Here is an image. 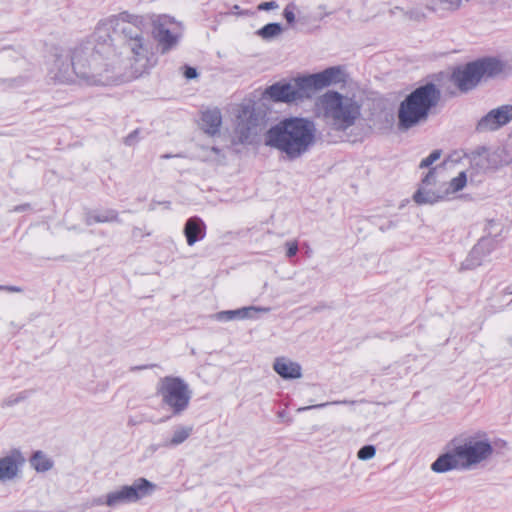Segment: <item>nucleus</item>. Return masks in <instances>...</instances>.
<instances>
[{
    "mask_svg": "<svg viewBox=\"0 0 512 512\" xmlns=\"http://www.w3.org/2000/svg\"><path fill=\"white\" fill-rule=\"evenodd\" d=\"M107 63L103 65L94 57V64L86 63L87 55L94 56L90 44L75 50L73 63L76 73L88 85H109L132 78H138L153 68L156 60L153 43L138 27L128 22L117 47H103Z\"/></svg>",
    "mask_w": 512,
    "mask_h": 512,
    "instance_id": "obj_1",
    "label": "nucleus"
},
{
    "mask_svg": "<svg viewBox=\"0 0 512 512\" xmlns=\"http://www.w3.org/2000/svg\"><path fill=\"white\" fill-rule=\"evenodd\" d=\"M315 124L307 118H285L264 134V144L296 160L306 154L316 141Z\"/></svg>",
    "mask_w": 512,
    "mask_h": 512,
    "instance_id": "obj_2",
    "label": "nucleus"
},
{
    "mask_svg": "<svg viewBox=\"0 0 512 512\" xmlns=\"http://www.w3.org/2000/svg\"><path fill=\"white\" fill-rule=\"evenodd\" d=\"M494 453L491 439L485 433L466 437L455 448L441 455L431 466L437 473L452 469L471 470L488 462Z\"/></svg>",
    "mask_w": 512,
    "mask_h": 512,
    "instance_id": "obj_3",
    "label": "nucleus"
},
{
    "mask_svg": "<svg viewBox=\"0 0 512 512\" xmlns=\"http://www.w3.org/2000/svg\"><path fill=\"white\" fill-rule=\"evenodd\" d=\"M316 112L331 128L344 131L360 118L361 104L354 96L329 90L318 97Z\"/></svg>",
    "mask_w": 512,
    "mask_h": 512,
    "instance_id": "obj_4",
    "label": "nucleus"
},
{
    "mask_svg": "<svg viewBox=\"0 0 512 512\" xmlns=\"http://www.w3.org/2000/svg\"><path fill=\"white\" fill-rule=\"evenodd\" d=\"M439 91L433 84H426L413 91L400 105L399 127L409 129L425 120L428 111L437 104Z\"/></svg>",
    "mask_w": 512,
    "mask_h": 512,
    "instance_id": "obj_5",
    "label": "nucleus"
},
{
    "mask_svg": "<svg viewBox=\"0 0 512 512\" xmlns=\"http://www.w3.org/2000/svg\"><path fill=\"white\" fill-rule=\"evenodd\" d=\"M234 116L231 141L234 144H252L265 127L264 110L256 103L248 101L235 108Z\"/></svg>",
    "mask_w": 512,
    "mask_h": 512,
    "instance_id": "obj_6",
    "label": "nucleus"
},
{
    "mask_svg": "<svg viewBox=\"0 0 512 512\" xmlns=\"http://www.w3.org/2000/svg\"><path fill=\"white\" fill-rule=\"evenodd\" d=\"M510 72V67L496 58H484L458 68L452 75L454 84L463 92L473 89L480 81Z\"/></svg>",
    "mask_w": 512,
    "mask_h": 512,
    "instance_id": "obj_7",
    "label": "nucleus"
},
{
    "mask_svg": "<svg viewBox=\"0 0 512 512\" xmlns=\"http://www.w3.org/2000/svg\"><path fill=\"white\" fill-rule=\"evenodd\" d=\"M128 17L126 14L113 15L108 18L102 19L98 22L90 40L79 43V46L90 44L92 47V53L94 56L87 55L86 63L94 64V57L104 66L107 63V53L103 52V47H117V44L112 43L113 34H119L121 38L123 34V27H126L128 21L125 19Z\"/></svg>",
    "mask_w": 512,
    "mask_h": 512,
    "instance_id": "obj_8",
    "label": "nucleus"
},
{
    "mask_svg": "<svg viewBox=\"0 0 512 512\" xmlns=\"http://www.w3.org/2000/svg\"><path fill=\"white\" fill-rule=\"evenodd\" d=\"M79 47L77 44L71 55V61L68 60V53L66 49L60 45L52 43L48 46V52L46 55V69L50 79L59 83H70L73 81V73L84 83L88 84L83 78H81L74 68L73 58L75 50Z\"/></svg>",
    "mask_w": 512,
    "mask_h": 512,
    "instance_id": "obj_9",
    "label": "nucleus"
},
{
    "mask_svg": "<svg viewBox=\"0 0 512 512\" xmlns=\"http://www.w3.org/2000/svg\"><path fill=\"white\" fill-rule=\"evenodd\" d=\"M157 390L163 404L168 406L173 414H181L188 408L192 391L183 379L164 377L160 380Z\"/></svg>",
    "mask_w": 512,
    "mask_h": 512,
    "instance_id": "obj_10",
    "label": "nucleus"
},
{
    "mask_svg": "<svg viewBox=\"0 0 512 512\" xmlns=\"http://www.w3.org/2000/svg\"><path fill=\"white\" fill-rule=\"evenodd\" d=\"M157 485L146 478H138L130 485H123L105 496V505L109 508H115L120 505L136 503L141 499L154 493Z\"/></svg>",
    "mask_w": 512,
    "mask_h": 512,
    "instance_id": "obj_11",
    "label": "nucleus"
},
{
    "mask_svg": "<svg viewBox=\"0 0 512 512\" xmlns=\"http://www.w3.org/2000/svg\"><path fill=\"white\" fill-rule=\"evenodd\" d=\"M264 96L275 102L285 103L310 98L304 77L296 78L289 83H275L265 89Z\"/></svg>",
    "mask_w": 512,
    "mask_h": 512,
    "instance_id": "obj_12",
    "label": "nucleus"
},
{
    "mask_svg": "<svg viewBox=\"0 0 512 512\" xmlns=\"http://www.w3.org/2000/svg\"><path fill=\"white\" fill-rule=\"evenodd\" d=\"M447 190L441 184L437 168H432L422 179L418 190L413 196L417 204H434L446 197Z\"/></svg>",
    "mask_w": 512,
    "mask_h": 512,
    "instance_id": "obj_13",
    "label": "nucleus"
},
{
    "mask_svg": "<svg viewBox=\"0 0 512 512\" xmlns=\"http://www.w3.org/2000/svg\"><path fill=\"white\" fill-rule=\"evenodd\" d=\"M176 23V19L167 15H159L152 21L153 36L162 54L175 48L181 38V33H175L167 28V24Z\"/></svg>",
    "mask_w": 512,
    "mask_h": 512,
    "instance_id": "obj_14",
    "label": "nucleus"
},
{
    "mask_svg": "<svg viewBox=\"0 0 512 512\" xmlns=\"http://www.w3.org/2000/svg\"><path fill=\"white\" fill-rule=\"evenodd\" d=\"M512 157L508 150L498 147L494 150L482 148L472 154L471 162L474 166L486 170L509 164Z\"/></svg>",
    "mask_w": 512,
    "mask_h": 512,
    "instance_id": "obj_15",
    "label": "nucleus"
},
{
    "mask_svg": "<svg viewBox=\"0 0 512 512\" xmlns=\"http://www.w3.org/2000/svg\"><path fill=\"white\" fill-rule=\"evenodd\" d=\"M310 97L316 90L345 81V72L341 67H330L322 72L304 77Z\"/></svg>",
    "mask_w": 512,
    "mask_h": 512,
    "instance_id": "obj_16",
    "label": "nucleus"
},
{
    "mask_svg": "<svg viewBox=\"0 0 512 512\" xmlns=\"http://www.w3.org/2000/svg\"><path fill=\"white\" fill-rule=\"evenodd\" d=\"M512 119V106L505 105L490 111L478 123V130L493 131L505 125Z\"/></svg>",
    "mask_w": 512,
    "mask_h": 512,
    "instance_id": "obj_17",
    "label": "nucleus"
},
{
    "mask_svg": "<svg viewBox=\"0 0 512 512\" xmlns=\"http://www.w3.org/2000/svg\"><path fill=\"white\" fill-rule=\"evenodd\" d=\"M25 459L22 454L13 450L9 454L0 458V481L6 482L15 479L20 473V468Z\"/></svg>",
    "mask_w": 512,
    "mask_h": 512,
    "instance_id": "obj_18",
    "label": "nucleus"
},
{
    "mask_svg": "<svg viewBox=\"0 0 512 512\" xmlns=\"http://www.w3.org/2000/svg\"><path fill=\"white\" fill-rule=\"evenodd\" d=\"M273 370L283 379L294 380L302 377V367L287 357H277L273 362Z\"/></svg>",
    "mask_w": 512,
    "mask_h": 512,
    "instance_id": "obj_19",
    "label": "nucleus"
},
{
    "mask_svg": "<svg viewBox=\"0 0 512 512\" xmlns=\"http://www.w3.org/2000/svg\"><path fill=\"white\" fill-rule=\"evenodd\" d=\"M268 308L264 307H256V306H248L242 307L236 310H227L220 311L214 315V318L218 321H233V320H243V319H252L255 317L257 313H266L268 312Z\"/></svg>",
    "mask_w": 512,
    "mask_h": 512,
    "instance_id": "obj_20",
    "label": "nucleus"
},
{
    "mask_svg": "<svg viewBox=\"0 0 512 512\" xmlns=\"http://www.w3.org/2000/svg\"><path fill=\"white\" fill-rule=\"evenodd\" d=\"M489 241L480 240L469 252L467 258L462 263L463 269H474L481 265L485 257L489 254Z\"/></svg>",
    "mask_w": 512,
    "mask_h": 512,
    "instance_id": "obj_21",
    "label": "nucleus"
},
{
    "mask_svg": "<svg viewBox=\"0 0 512 512\" xmlns=\"http://www.w3.org/2000/svg\"><path fill=\"white\" fill-rule=\"evenodd\" d=\"M204 223L200 218L193 217L187 220L184 227V234L188 245H194L204 236Z\"/></svg>",
    "mask_w": 512,
    "mask_h": 512,
    "instance_id": "obj_22",
    "label": "nucleus"
},
{
    "mask_svg": "<svg viewBox=\"0 0 512 512\" xmlns=\"http://www.w3.org/2000/svg\"><path fill=\"white\" fill-rule=\"evenodd\" d=\"M222 124V115L220 110L212 109L203 112L202 114V128L205 133L214 135L216 134Z\"/></svg>",
    "mask_w": 512,
    "mask_h": 512,
    "instance_id": "obj_23",
    "label": "nucleus"
},
{
    "mask_svg": "<svg viewBox=\"0 0 512 512\" xmlns=\"http://www.w3.org/2000/svg\"><path fill=\"white\" fill-rule=\"evenodd\" d=\"M462 0H429L426 4V9L432 13L440 11L453 12L460 9Z\"/></svg>",
    "mask_w": 512,
    "mask_h": 512,
    "instance_id": "obj_24",
    "label": "nucleus"
},
{
    "mask_svg": "<svg viewBox=\"0 0 512 512\" xmlns=\"http://www.w3.org/2000/svg\"><path fill=\"white\" fill-rule=\"evenodd\" d=\"M117 218L118 214L114 210L92 211L87 213L86 223L88 225L96 223H109L116 221Z\"/></svg>",
    "mask_w": 512,
    "mask_h": 512,
    "instance_id": "obj_25",
    "label": "nucleus"
},
{
    "mask_svg": "<svg viewBox=\"0 0 512 512\" xmlns=\"http://www.w3.org/2000/svg\"><path fill=\"white\" fill-rule=\"evenodd\" d=\"M192 427L191 426H179L177 427L172 437L165 442V446H177L185 442L192 433Z\"/></svg>",
    "mask_w": 512,
    "mask_h": 512,
    "instance_id": "obj_26",
    "label": "nucleus"
},
{
    "mask_svg": "<svg viewBox=\"0 0 512 512\" xmlns=\"http://www.w3.org/2000/svg\"><path fill=\"white\" fill-rule=\"evenodd\" d=\"M32 467L38 472H45L52 468V461L41 451H37L32 456L31 460Z\"/></svg>",
    "mask_w": 512,
    "mask_h": 512,
    "instance_id": "obj_27",
    "label": "nucleus"
},
{
    "mask_svg": "<svg viewBox=\"0 0 512 512\" xmlns=\"http://www.w3.org/2000/svg\"><path fill=\"white\" fill-rule=\"evenodd\" d=\"M283 31L279 23H269L258 30L257 34L265 40H271L278 37Z\"/></svg>",
    "mask_w": 512,
    "mask_h": 512,
    "instance_id": "obj_28",
    "label": "nucleus"
},
{
    "mask_svg": "<svg viewBox=\"0 0 512 512\" xmlns=\"http://www.w3.org/2000/svg\"><path fill=\"white\" fill-rule=\"evenodd\" d=\"M466 183H467L466 173L460 172L458 176L451 179V181L448 184V187H444V190H447L446 196L462 190L465 187Z\"/></svg>",
    "mask_w": 512,
    "mask_h": 512,
    "instance_id": "obj_29",
    "label": "nucleus"
},
{
    "mask_svg": "<svg viewBox=\"0 0 512 512\" xmlns=\"http://www.w3.org/2000/svg\"><path fill=\"white\" fill-rule=\"evenodd\" d=\"M404 15L408 20L416 22H422L427 18L425 12L419 7H414L405 11Z\"/></svg>",
    "mask_w": 512,
    "mask_h": 512,
    "instance_id": "obj_30",
    "label": "nucleus"
},
{
    "mask_svg": "<svg viewBox=\"0 0 512 512\" xmlns=\"http://www.w3.org/2000/svg\"><path fill=\"white\" fill-rule=\"evenodd\" d=\"M205 151H206L205 158L208 161L221 163L222 160L224 159V154L218 148H215V147L206 148Z\"/></svg>",
    "mask_w": 512,
    "mask_h": 512,
    "instance_id": "obj_31",
    "label": "nucleus"
},
{
    "mask_svg": "<svg viewBox=\"0 0 512 512\" xmlns=\"http://www.w3.org/2000/svg\"><path fill=\"white\" fill-rule=\"evenodd\" d=\"M375 454L376 448L373 445H366L358 451L357 457L360 460L366 461L372 459Z\"/></svg>",
    "mask_w": 512,
    "mask_h": 512,
    "instance_id": "obj_32",
    "label": "nucleus"
},
{
    "mask_svg": "<svg viewBox=\"0 0 512 512\" xmlns=\"http://www.w3.org/2000/svg\"><path fill=\"white\" fill-rule=\"evenodd\" d=\"M441 156L440 150L433 151L428 157L423 159L419 165L420 168L430 167L435 161H437Z\"/></svg>",
    "mask_w": 512,
    "mask_h": 512,
    "instance_id": "obj_33",
    "label": "nucleus"
},
{
    "mask_svg": "<svg viewBox=\"0 0 512 512\" xmlns=\"http://www.w3.org/2000/svg\"><path fill=\"white\" fill-rule=\"evenodd\" d=\"M294 5L289 4L284 9V18L289 24H293L295 22V14H294Z\"/></svg>",
    "mask_w": 512,
    "mask_h": 512,
    "instance_id": "obj_34",
    "label": "nucleus"
},
{
    "mask_svg": "<svg viewBox=\"0 0 512 512\" xmlns=\"http://www.w3.org/2000/svg\"><path fill=\"white\" fill-rule=\"evenodd\" d=\"M183 75L186 79H195L198 77V72L194 67L184 66Z\"/></svg>",
    "mask_w": 512,
    "mask_h": 512,
    "instance_id": "obj_35",
    "label": "nucleus"
},
{
    "mask_svg": "<svg viewBox=\"0 0 512 512\" xmlns=\"http://www.w3.org/2000/svg\"><path fill=\"white\" fill-rule=\"evenodd\" d=\"M277 8H278V4L274 1L263 2L258 6L259 10H273V9H277Z\"/></svg>",
    "mask_w": 512,
    "mask_h": 512,
    "instance_id": "obj_36",
    "label": "nucleus"
},
{
    "mask_svg": "<svg viewBox=\"0 0 512 512\" xmlns=\"http://www.w3.org/2000/svg\"><path fill=\"white\" fill-rule=\"evenodd\" d=\"M288 249H287V256L292 257L294 256L298 251V246L296 243H287Z\"/></svg>",
    "mask_w": 512,
    "mask_h": 512,
    "instance_id": "obj_37",
    "label": "nucleus"
},
{
    "mask_svg": "<svg viewBox=\"0 0 512 512\" xmlns=\"http://www.w3.org/2000/svg\"><path fill=\"white\" fill-rule=\"evenodd\" d=\"M329 403H321V404H316V405H311V406H306V407H301L298 409V411H305V410H309V409H315V408H321V407H324L326 405H328Z\"/></svg>",
    "mask_w": 512,
    "mask_h": 512,
    "instance_id": "obj_38",
    "label": "nucleus"
},
{
    "mask_svg": "<svg viewBox=\"0 0 512 512\" xmlns=\"http://www.w3.org/2000/svg\"><path fill=\"white\" fill-rule=\"evenodd\" d=\"M397 12H402V13H404L405 11H404V9H403V8H401V7H399V6H395V7L391 8V9L389 10V13H390L391 15H394V14H396Z\"/></svg>",
    "mask_w": 512,
    "mask_h": 512,
    "instance_id": "obj_39",
    "label": "nucleus"
},
{
    "mask_svg": "<svg viewBox=\"0 0 512 512\" xmlns=\"http://www.w3.org/2000/svg\"><path fill=\"white\" fill-rule=\"evenodd\" d=\"M0 289H5V290H8L10 292H20L21 291L20 288L15 287V286H7V287L0 286Z\"/></svg>",
    "mask_w": 512,
    "mask_h": 512,
    "instance_id": "obj_40",
    "label": "nucleus"
},
{
    "mask_svg": "<svg viewBox=\"0 0 512 512\" xmlns=\"http://www.w3.org/2000/svg\"><path fill=\"white\" fill-rule=\"evenodd\" d=\"M93 505H105V497L104 498H97L93 501Z\"/></svg>",
    "mask_w": 512,
    "mask_h": 512,
    "instance_id": "obj_41",
    "label": "nucleus"
}]
</instances>
